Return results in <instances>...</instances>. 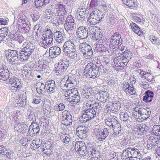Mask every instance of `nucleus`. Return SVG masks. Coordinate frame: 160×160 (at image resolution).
<instances>
[{"label": "nucleus", "mask_w": 160, "mask_h": 160, "mask_svg": "<svg viewBox=\"0 0 160 160\" xmlns=\"http://www.w3.org/2000/svg\"><path fill=\"white\" fill-rule=\"evenodd\" d=\"M76 81L74 78L69 76L66 82L62 85L63 87L67 88L68 95L65 96V99L71 103H77L80 101V96L78 95L77 89L75 88Z\"/></svg>", "instance_id": "f257e3e1"}, {"label": "nucleus", "mask_w": 160, "mask_h": 160, "mask_svg": "<svg viewBox=\"0 0 160 160\" xmlns=\"http://www.w3.org/2000/svg\"><path fill=\"white\" fill-rule=\"evenodd\" d=\"M17 22L14 21L13 24L18 28L19 31L24 33L28 32L30 30L31 25L28 19L22 12L19 13L17 16Z\"/></svg>", "instance_id": "f03ea898"}, {"label": "nucleus", "mask_w": 160, "mask_h": 160, "mask_svg": "<svg viewBox=\"0 0 160 160\" xmlns=\"http://www.w3.org/2000/svg\"><path fill=\"white\" fill-rule=\"evenodd\" d=\"M24 46L21 50L20 53V60L22 62H26L32 54L36 48L35 43L32 42H24L23 44Z\"/></svg>", "instance_id": "7ed1b4c3"}, {"label": "nucleus", "mask_w": 160, "mask_h": 160, "mask_svg": "<svg viewBox=\"0 0 160 160\" xmlns=\"http://www.w3.org/2000/svg\"><path fill=\"white\" fill-rule=\"evenodd\" d=\"M137 148H128L123 150L121 156L122 160H129L130 158H138L139 159L142 158V155L139 150L142 149L143 148L142 146H137Z\"/></svg>", "instance_id": "20e7f679"}, {"label": "nucleus", "mask_w": 160, "mask_h": 160, "mask_svg": "<svg viewBox=\"0 0 160 160\" xmlns=\"http://www.w3.org/2000/svg\"><path fill=\"white\" fill-rule=\"evenodd\" d=\"M84 109L82 112V116L79 118L81 123H85L92 119L98 118L99 113L91 107Z\"/></svg>", "instance_id": "39448f33"}, {"label": "nucleus", "mask_w": 160, "mask_h": 160, "mask_svg": "<svg viewBox=\"0 0 160 160\" xmlns=\"http://www.w3.org/2000/svg\"><path fill=\"white\" fill-rule=\"evenodd\" d=\"M93 135L96 139L99 141L105 140L108 135L109 132L107 128H102L100 126H95L93 132Z\"/></svg>", "instance_id": "423d86ee"}, {"label": "nucleus", "mask_w": 160, "mask_h": 160, "mask_svg": "<svg viewBox=\"0 0 160 160\" xmlns=\"http://www.w3.org/2000/svg\"><path fill=\"white\" fill-rule=\"evenodd\" d=\"M95 63L90 62L86 66L84 70V75L88 78L94 79L99 77L98 72L96 70Z\"/></svg>", "instance_id": "0eeeda50"}, {"label": "nucleus", "mask_w": 160, "mask_h": 160, "mask_svg": "<svg viewBox=\"0 0 160 160\" xmlns=\"http://www.w3.org/2000/svg\"><path fill=\"white\" fill-rule=\"evenodd\" d=\"M79 50L86 59H90L92 56L93 51L91 46L86 42L80 43L79 46Z\"/></svg>", "instance_id": "6e6552de"}, {"label": "nucleus", "mask_w": 160, "mask_h": 160, "mask_svg": "<svg viewBox=\"0 0 160 160\" xmlns=\"http://www.w3.org/2000/svg\"><path fill=\"white\" fill-rule=\"evenodd\" d=\"M86 149L87 151L89 157H91V159H94L96 158V160L98 158H99V153L96 148V146L94 143L88 142L86 145Z\"/></svg>", "instance_id": "1a4fd4ad"}, {"label": "nucleus", "mask_w": 160, "mask_h": 160, "mask_svg": "<svg viewBox=\"0 0 160 160\" xmlns=\"http://www.w3.org/2000/svg\"><path fill=\"white\" fill-rule=\"evenodd\" d=\"M121 36L118 32L113 34L111 36L109 45V48L112 49H114L116 48H118L122 43V40L120 39Z\"/></svg>", "instance_id": "9d476101"}, {"label": "nucleus", "mask_w": 160, "mask_h": 160, "mask_svg": "<svg viewBox=\"0 0 160 160\" xmlns=\"http://www.w3.org/2000/svg\"><path fill=\"white\" fill-rule=\"evenodd\" d=\"M69 64V61L67 59L61 60L58 62L57 67L55 68L56 72L60 74L63 73L67 69Z\"/></svg>", "instance_id": "9b49d317"}, {"label": "nucleus", "mask_w": 160, "mask_h": 160, "mask_svg": "<svg viewBox=\"0 0 160 160\" xmlns=\"http://www.w3.org/2000/svg\"><path fill=\"white\" fill-rule=\"evenodd\" d=\"M75 25L74 20L71 15L68 16L64 24V27L67 32L68 33H71L74 30Z\"/></svg>", "instance_id": "f8f14e48"}, {"label": "nucleus", "mask_w": 160, "mask_h": 160, "mask_svg": "<svg viewBox=\"0 0 160 160\" xmlns=\"http://www.w3.org/2000/svg\"><path fill=\"white\" fill-rule=\"evenodd\" d=\"M9 82L11 85L10 88L12 92H15L21 88L22 85L20 81L16 78H10L9 79Z\"/></svg>", "instance_id": "ddd939ff"}, {"label": "nucleus", "mask_w": 160, "mask_h": 160, "mask_svg": "<svg viewBox=\"0 0 160 160\" xmlns=\"http://www.w3.org/2000/svg\"><path fill=\"white\" fill-rule=\"evenodd\" d=\"M40 128L41 125L37 122H32L29 127L28 133L29 134L30 136L32 137L38 135Z\"/></svg>", "instance_id": "4468645a"}, {"label": "nucleus", "mask_w": 160, "mask_h": 160, "mask_svg": "<svg viewBox=\"0 0 160 160\" xmlns=\"http://www.w3.org/2000/svg\"><path fill=\"white\" fill-rule=\"evenodd\" d=\"M8 55L10 57V60L11 62L13 64L19 65L21 64L22 61L20 60V58L19 60L18 52L17 50H8Z\"/></svg>", "instance_id": "2eb2a0df"}, {"label": "nucleus", "mask_w": 160, "mask_h": 160, "mask_svg": "<svg viewBox=\"0 0 160 160\" xmlns=\"http://www.w3.org/2000/svg\"><path fill=\"white\" fill-rule=\"evenodd\" d=\"M62 123L66 126L71 125L72 122V116L66 110L63 111L62 114Z\"/></svg>", "instance_id": "dca6fc26"}, {"label": "nucleus", "mask_w": 160, "mask_h": 160, "mask_svg": "<svg viewBox=\"0 0 160 160\" xmlns=\"http://www.w3.org/2000/svg\"><path fill=\"white\" fill-rule=\"evenodd\" d=\"M73 40H68L66 41L63 45V52L64 53H68L71 51H72L75 49V45L74 43L76 41L74 40H76L77 38L76 37H73Z\"/></svg>", "instance_id": "f3484780"}, {"label": "nucleus", "mask_w": 160, "mask_h": 160, "mask_svg": "<svg viewBox=\"0 0 160 160\" xmlns=\"http://www.w3.org/2000/svg\"><path fill=\"white\" fill-rule=\"evenodd\" d=\"M149 129V127L146 124H142L136 126L133 131L136 134L141 136L147 134Z\"/></svg>", "instance_id": "a211bd4d"}, {"label": "nucleus", "mask_w": 160, "mask_h": 160, "mask_svg": "<svg viewBox=\"0 0 160 160\" xmlns=\"http://www.w3.org/2000/svg\"><path fill=\"white\" fill-rule=\"evenodd\" d=\"M76 35L79 40L84 39L88 37V30L86 27L80 26L76 29Z\"/></svg>", "instance_id": "6ab92c4d"}, {"label": "nucleus", "mask_w": 160, "mask_h": 160, "mask_svg": "<svg viewBox=\"0 0 160 160\" xmlns=\"http://www.w3.org/2000/svg\"><path fill=\"white\" fill-rule=\"evenodd\" d=\"M105 108L108 111L117 113L121 108V104L119 102L113 103L111 102H109L107 103Z\"/></svg>", "instance_id": "aec40b11"}, {"label": "nucleus", "mask_w": 160, "mask_h": 160, "mask_svg": "<svg viewBox=\"0 0 160 160\" xmlns=\"http://www.w3.org/2000/svg\"><path fill=\"white\" fill-rule=\"evenodd\" d=\"M56 145L52 142L47 141L45 143V148H43V153L46 155L50 156L52 154L53 150L55 149Z\"/></svg>", "instance_id": "412c9836"}, {"label": "nucleus", "mask_w": 160, "mask_h": 160, "mask_svg": "<svg viewBox=\"0 0 160 160\" xmlns=\"http://www.w3.org/2000/svg\"><path fill=\"white\" fill-rule=\"evenodd\" d=\"M16 98L18 101L15 104L16 107L24 108L28 104L26 96L24 94L20 93Z\"/></svg>", "instance_id": "4be33fe9"}, {"label": "nucleus", "mask_w": 160, "mask_h": 160, "mask_svg": "<svg viewBox=\"0 0 160 160\" xmlns=\"http://www.w3.org/2000/svg\"><path fill=\"white\" fill-rule=\"evenodd\" d=\"M45 87L49 94L55 93L57 90L55 81L53 80L47 81L45 83Z\"/></svg>", "instance_id": "5701e85b"}, {"label": "nucleus", "mask_w": 160, "mask_h": 160, "mask_svg": "<svg viewBox=\"0 0 160 160\" xmlns=\"http://www.w3.org/2000/svg\"><path fill=\"white\" fill-rule=\"evenodd\" d=\"M160 144V138H156L154 137L151 136L149 137L148 140V148L149 149H151L154 148L156 146L158 147V145H157Z\"/></svg>", "instance_id": "b1692460"}, {"label": "nucleus", "mask_w": 160, "mask_h": 160, "mask_svg": "<svg viewBox=\"0 0 160 160\" xmlns=\"http://www.w3.org/2000/svg\"><path fill=\"white\" fill-rule=\"evenodd\" d=\"M87 131V128L84 126L80 125L76 128V134L80 138L86 137Z\"/></svg>", "instance_id": "393cba45"}, {"label": "nucleus", "mask_w": 160, "mask_h": 160, "mask_svg": "<svg viewBox=\"0 0 160 160\" xmlns=\"http://www.w3.org/2000/svg\"><path fill=\"white\" fill-rule=\"evenodd\" d=\"M122 89L127 94L134 95L136 93L135 89L132 84H129L128 82H125L123 83Z\"/></svg>", "instance_id": "a878e982"}, {"label": "nucleus", "mask_w": 160, "mask_h": 160, "mask_svg": "<svg viewBox=\"0 0 160 160\" xmlns=\"http://www.w3.org/2000/svg\"><path fill=\"white\" fill-rule=\"evenodd\" d=\"M138 111L140 117H142L141 118L142 119L141 121L146 120L150 117L151 112L150 110L147 108L146 109L144 108H138Z\"/></svg>", "instance_id": "bb28decb"}, {"label": "nucleus", "mask_w": 160, "mask_h": 160, "mask_svg": "<svg viewBox=\"0 0 160 160\" xmlns=\"http://www.w3.org/2000/svg\"><path fill=\"white\" fill-rule=\"evenodd\" d=\"M46 61H39L36 66L34 67L35 71L41 72H45L48 68V66Z\"/></svg>", "instance_id": "cd10ccee"}, {"label": "nucleus", "mask_w": 160, "mask_h": 160, "mask_svg": "<svg viewBox=\"0 0 160 160\" xmlns=\"http://www.w3.org/2000/svg\"><path fill=\"white\" fill-rule=\"evenodd\" d=\"M65 15H63L60 13L54 18L52 21V23L56 26H59L60 25H62L64 22L65 17Z\"/></svg>", "instance_id": "c85d7f7f"}, {"label": "nucleus", "mask_w": 160, "mask_h": 160, "mask_svg": "<svg viewBox=\"0 0 160 160\" xmlns=\"http://www.w3.org/2000/svg\"><path fill=\"white\" fill-rule=\"evenodd\" d=\"M93 93V91L92 89L90 88H88L83 90L82 92L81 96L84 100L87 99L86 101V103L88 102H87V101H89L90 100H92V94Z\"/></svg>", "instance_id": "c756f323"}, {"label": "nucleus", "mask_w": 160, "mask_h": 160, "mask_svg": "<svg viewBox=\"0 0 160 160\" xmlns=\"http://www.w3.org/2000/svg\"><path fill=\"white\" fill-rule=\"evenodd\" d=\"M108 93L107 92L102 91L96 94L95 97L98 101L104 103L107 102V98L108 97Z\"/></svg>", "instance_id": "7c9ffc66"}, {"label": "nucleus", "mask_w": 160, "mask_h": 160, "mask_svg": "<svg viewBox=\"0 0 160 160\" xmlns=\"http://www.w3.org/2000/svg\"><path fill=\"white\" fill-rule=\"evenodd\" d=\"M3 67L2 70H0V79L5 81L8 78L9 80L12 77L9 75V72L8 68H6V67L4 65Z\"/></svg>", "instance_id": "2f4dec72"}, {"label": "nucleus", "mask_w": 160, "mask_h": 160, "mask_svg": "<svg viewBox=\"0 0 160 160\" xmlns=\"http://www.w3.org/2000/svg\"><path fill=\"white\" fill-rule=\"evenodd\" d=\"M92 101H93V100L91 99L89 100V101H87V102H88V103H87L86 105L88 107H91L95 109L97 113H98V111L102 109L103 108V105L101 104V102H95L94 104H92Z\"/></svg>", "instance_id": "473e14b6"}, {"label": "nucleus", "mask_w": 160, "mask_h": 160, "mask_svg": "<svg viewBox=\"0 0 160 160\" xmlns=\"http://www.w3.org/2000/svg\"><path fill=\"white\" fill-rule=\"evenodd\" d=\"M61 49L58 47H52L49 50V56L52 58H55L61 53Z\"/></svg>", "instance_id": "72a5a7b5"}, {"label": "nucleus", "mask_w": 160, "mask_h": 160, "mask_svg": "<svg viewBox=\"0 0 160 160\" xmlns=\"http://www.w3.org/2000/svg\"><path fill=\"white\" fill-rule=\"evenodd\" d=\"M53 39L46 38L45 39L41 38L40 41L39 40V44L41 46L47 48L51 46L52 44Z\"/></svg>", "instance_id": "f704fd0d"}, {"label": "nucleus", "mask_w": 160, "mask_h": 160, "mask_svg": "<svg viewBox=\"0 0 160 160\" xmlns=\"http://www.w3.org/2000/svg\"><path fill=\"white\" fill-rule=\"evenodd\" d=\"M37 117L33 108L28 109L26 116V118L27 119L32 121V122H35L34 121H36Z\"/></svg>", "instance_id": "c9c22d12"}, {"label": "nucleus", "mask_w": 160, "mask_h": 160, "mask_svg": "<svg viewBox=\"0 0 160 160\" xmlns=\"http://www.w3.org/2000/svg\"><path fill=\"white\" fill-rule=\"evenodd\" d=\"M96 65V70L97 71L99 74V76L100 75V72H101L102 73H107L109 72V68L108 66H105L104 67L101 63L98 62L95 63Z\"/></svg>", "instance_id": "e433bc0d"}, {"label": "nucleus", "mask_w": 160, "mask_h": 160, "mask_svg": "<svg viewBox=\"0 0 160 160\" xmlns=\"http://www.w3.org/2000/svg\"><path fill=\"white\" fill-rule=\"evenodd\" d=\"M27 125L23 122L18 123L15 124L14 129L19 132H22L26 131L28 128Z\"/></svg>", "instance_id": "4c0bfd02"}, {"label": "nucleus", "mask_w": 160, "mask_h": 160, "mask_svg": "<svg viewBox=\"0 0 160 160\" xmlns=\"http://www.w3.org/2000/svg\"><path fill=\"white\" fill-rule=\"evenodd\" d=\"M95 51L100 52L102 55H104L107 47H105L102 43L95 44L93 45Z\"/></svg>", "instance_id": "58836bf2"}, {"label": "nucleus", "mask_w": 160, "mask_h": 160, "mask_svg": "<svg viewBox=\"0 0 160 160\" xmlns=\"http://www.w3.org/2000/svg\"><path fill=\"white\" fill-rule=\"evenodd\" d=\"M95 34L94 36H92V38L93 40L100 43L104 44L105 43V39L103 37V35L102 34L100 33L98 31Z\"/></svg>", "instance_id": "ea45409f"}, {"label": "nucleus", "mask_w": 160, "mask_h": 160, "mask_svg": "<svg viewBox=\"0 0 160 160\" xmlns=\"http://www.w3.org/2000/svg\"><path fill=\"white\" fill-rule=\"evenodd\" d=\"M145 95L143 96V100L146 102L152 101L154 95V93L152 91L148 90L145 93Z\"/></svg>", "instance_id": "a19ab883"}, {"label": "nucleus", "mask_w": 160, "mask_h": 160, "mask_svg": "<svg viewBox=\"0 0 160 160\" xmlns=\"http://www.w3.org/2000/svg\"><path fill=\"white\" fill-rule=\"evenodd\" d=\"M130 25L133 31L137 35L140 36L143 35V31L141 29L136 23L131 22Z\"/></svg>", "instance_id": "79ce46f5"}, {"label": "nucleus", "mask_w": 160, "mask_h": 160, "mask_svg": "<svg viewBox=\"0 0 160 160\" xmlns=\"http://www.w3.org/2000/svg\"><path fill=\"white\" fill-rule=\"evenodd\" d=\"M56 8L58 10V13H61L63 15L67 14V12L65 6L61 3V2H58L56 5Z\"/></svg>", "instance_id": "37998d69"}, {"label": "nucleus", "mask_w": 160, "mask_h": 160, "mask_svg": "<svg viewBox=\"0 0 160 160\" xmlns=\"http://www.w3.org/2000/svg\"><path fill=\"white\" fill-rule=\"evenodd\" d=\"M65 54L66 56L70 58L74 59L76 61H78L80 59L79 57L78 56L75 49L71 51L68 53H66Z\"/></svg>", "instance_id": "c03bdc74"}, {"label": "nucleus", "mask_w": 160, "mask_h": 160, "mask_svg": "<svg viewBox=\"0 0 160 160\" xmlns=\"http://www.w3.org/2000/svg\"><path fill=\"white\" fill-rule=\"evenodd\" d=\"M54 38L57 43L60 44L64 40V38L62 33L59 31H57L54 33Z\"/></svg>", "instance_id": "a18cd8bd"}, {"label": "nucleus", "mask_w": 160, "mask_h": 160, "mask_svg": "<svg viewBox=\"0 0 160 160\" xmlns=\"http://www.w3.org/2000/svg\"><path fill=\"white\" fill-rule=\"evenodd\" d=\"M11 36L13 40L18 41L19 43H21L24 40L22 35L18 33H15L12 34Z\"/></svg>", "instance_id": "49530a36"}, {"label": "nucleus", "mask_w": 160, "mask_h": 160, "mask_svg": "<svg viewBox=\"0 0 160 160\" xmlns=\"http://www.w3.org/2000/svg\"><path fill=\"white\" fill-rule=\"evenodd\" d=\"M113 133L112 134V136L115 137H118L122 135L123 133L121 125L113 128Z\"/></svg>", "instance_id": "de8ad7c7"}, {"label": "nucleus", "mask_w": 160, "mask_h": 160, "mask_svg": "<svg viewBox=\"0 0 160 160\" xmlns=\"http://www.w3.org/2000/svg\"><path fill=\"white\" fill-rule=\"evenodd\" d=\"M132 18L133 20L137 23H143L145 20L142 15L140 14H133L132 15Z\"/></svg>", "instance_id": "09e8293b"}, {"label": "nucleus", "mask_w": 160, "mask_h": 160, "mask_svg": "<svg viewBox=\"0 0 160 160\" xmlns=\"http://www.w3.org/2000/svg\"><path fill=\"white\" fill-rule=\"evenodd\" d=\"M60 139L65 145L68 144L71 141V137L68 134L61 133L60 135Z\"/></svg>", "instance_id": "8fccbe9b"}, {"label": "nucleus", "mask_w": 160, "mask_h": 160, "mask_svg": "<svg viewBox=\"0 0 160 160\" xmlns=\"http://www.w3.org/2000/svg\"><path fill=\"white\" fill-rule=\"evenodd\" d=\"M41 143L42 142L39 139H36V140H33L30 144V148L32 149H36L38 148L41 146Z\"/></svg>", "instance_id": "3c124183"}, {"label": "nucleus", "mask_w": 160, "mask_h": 160, "mask_svg": "<svg viewBox=\"0 0 160 160\" xmlns=\"http://www.w3.org/2000/svg\"><path fill=\"white\" fill-rule=\"evenodd\" d=\"M98 5V2L97 0H91L89 6L88 7L87 9L90 10L91 11L94 10L97 8Z\"/></svg>", "instance_id": "603ef678"}, {"label": "nucleus", "mask_w": 160, "mask_h": 160, "mask_svg": "<svg viewBox=\"0 0 160 160\" xmlns=\"http://www.w3.org/2000/svg\"><path fill=\"white\" fill-rule=\"evenodd\" d=\"M151 18V20L155 24L157 23L158 20V17L156 13L153 11H150L148 13Z\"/></svg>", "instance_id": "864d4df0"}, {"label": "nucleus", "mask_w": 160, "mask_h": 160, "mask_svg": "<svg viewBox=\"0 0 160 160\" xmlns=\"http://www.w3.org/2000/svg\"><path fill=\"white\" fill-rule=\"evenodd\" d=\"M22 73L23 76H25L28 78H30V76L32 73V72L30 69H27L25 66L22 69Z\"/></svg>", "instance_id": "5fc2aeb1"}, {"label": "nucleus", "mask_w": 160, "mask_h": 160, "mask_svg": "<svg viewBox=\"0 0 160 160\" xmlns=\"http://www.w3.org/2000/svg\"><path fill=\"white\" fill-rule=\"evenodd\" d=\"M86 144L85 142L82 141H77L76 143L75 146V150H78V149L85 148H86Z\"/></svg>", "instance_id": "6e6d98bb"}, {"label": "nucleus", "mask_w": 160, "mask_h": 160, "mask_svg": "<svg viewBox=\"0 0 160 160\" xmlns=\"http://www.w3.org/2000/svg\"><path fill=\"white\" fill-rule=\"evenodd\" d=\"M123 57V55L122 56L121 54L120 55L118 54V56H116L113 60L114 64H117L118 65V64H121L122 60H123V59H124V58Z\"/></svg>", "instance_id": "4d7b16f0"}, {"label": "nucleus", "mask_w": 160, "mask_h": 160, "mask_svg": "<svg viewBox=\"0 0 160 160\" xmlns=\"http://www.w3.org/2000/svg\"><path fill=\"white\" fill-rule=\"evenodd\" d=\"M120 118L121 120L124 122L128 121L129 118L128 113L127 112H121L119 114Z\"/></svg>", "instance_id": "13d9d810"}, {"label": "nucleus", "mask_w": 160, "mask_h": 160, "mask_svg": "<svg viewBox=\"0 0 160 160\" xmlns=\"http://www.w3.org/2000/svg\"><path fill=\"white\" fill-rule=\"evenodd\" d=\"M123 4L130 7H135V3L133 0H121Z\"/></svg>", "instance_id": "bf43d9fd"}, {"label": "nucleus", "mask_w": 160, "mask_h": 160, "mask_svg": "<svg viewBox=\"0 0 160 160\" xmlns=\"http://www.w3.org/2000/svg\"><path fill=\"white\" fill-rule=\"evenodd\" d=\"M65 106L63 103H60L55 105L53 107V109L56 111H63L65 108Z\"/></svg>", "instance_id": "052dcab7"}, {"label": "nucleus", "mask_w": 160, "mask_h": 160, "mask_svg": "<svg viewBox=\"0 0 160 160\" xmlns=\"http://www.w3.org/2000/svg\"><path fill=\"white\" fill-rule=\"evenodd\" d=\"M149 38L153 44L158 45H160V42L159 40L154 36L152 35H150L149 37Z\"/></svg>", "instance_id": "680f3d73"}, {"label": "nucleus", "mask_w": 160, "mask_h": 160, "mask_svg": "<svg viewBox=\"0 0 160 160\" xmlns=\"http://www.w3.org/2000/svg\"><path fill=\"white\" fill-rule=\"evenodd\" d=\"M152 132L155 135L160 136V125H154L152 128Z\"/></svg>", "instance_id": "e2e57ef3"}, {"label": "nucleus", "mask_w": 160, "mask_h": 160, "mask_svg": "<svg viewBox=\"0 0 160 160\" xmlns=\"http://www.w3.org/2000/svg\"><path fill=\"white\" fill-rule=\"evenodd\" d=\"M122 56L123 55V58L127 60H130L132 57V53L128 50H125L121 54Z\"/></svg>", "instance_id": "0e129e2a"}, {"label": "nucleus", "mask_w": 160, "mask_h": 160, "mask_svg": "<svg viewBox=\"0 0 160 160\" xmlns=\"http://www.w3.org/2000/svg\"><path fill=\"white\" fill-rule=\"evenodd\" d=\"M88 21V23L91 25H95L97 23V19H95V18L93 17L91 13L90 15Z\"/></svg>", "instance_id": "69168bd1"}, {"label": "nucleus", "mask_w": 160, "mask_h": 160, "mask_svg": "<svg viewBox=\"0 0 160 160\" xmlns=\"http://www.w3.org/2000/svg\"><path fill=\"white\" fill-rule=\"evenodd\" d=\"M86 148H81L78 150H76L79 156H84L88 154Z\"/></svg>", "instance_id": "338daca9"}, {"label": "nucleus", "mask_w": 160, "mask_h": 160, "mask_svg": "<svg viewBox=\"0 0 160 160\" xmlns=\"http://www.w3.org/2000/svg\"><path fill=\"white\" fill-rule=\"evenodd\" d=\"M88 35L89 34L92 37V36H94L95 34V33H96L98 31L96 29V27L94 26H92L90 27L88 30Z\"/></svg>", "instance_id": "774afa93"}]
</instances>
